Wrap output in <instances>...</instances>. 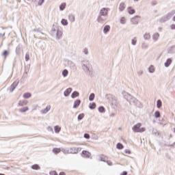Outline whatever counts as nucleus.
I'll return each instance as SVG.
<instances>
[{
    "instance_id": "1",
    "label": "nucleus",
    "mask_w": 175,
    "mask_h": 175,
    "mask_svg": "<svg viewBox=\"0 0 175 175\" xmlns=\"http://www.w3.org/2000/svg\"><path fill=\"white\" fill-rule=\"evenodd\" d=\"M81 66H82L83 70H84V72H86L87 75H90L91 72L90 70V68H91V64L90 63V61L85 60L82 62Z\"/></svg>"
},
{
    "instance_id": "2",
    "label": "nucleus",
    "mask_w": 175,
    "mask_h": 175,
    "mask_svg": "<svg viewBox=\"0 0 175 175\" xmlns=\"http://www.w3.org/2000/svg\"><path fill=\"white\" fill-rule=\"evenodd\" d=\"M140 126H142L141 123H137V124L134 125L133 127L132 128L133 132H135V133H142V132H145L146 128H140Z\"/></svg>"
},
{
    "instance_id": "3",
    "label": "nucleus",
    "mask_w": 175,
    "mask_h": 175,
    "mask_svg": "<svg viewBox=\"0 0 175 175\" xmlns=\"http://www.w3.org/2000/svg\"><path fill=\"white\" fill-rule=\"evenodd\" d=\"M127 100L130 103H133V105H135V106H139V105H142L141 103H139L137 99H136L135 97L132 96L131 94L127 95Z\"/></svg>"
},
{
    "instance_id": "4",
    "label": "nucleus",
    "mask_w": 175,
    "mask_h": 175,
    "mask_svg": "<svg viewBox=\"0 0 175 175\" xmlns=\"http://www.w3.org/2000/svg\"><path fill=\"white\" fill-rule=\"evenodd\" d=\"M172 14H174V12L173 13L170 12L167 14H166L165 16L161 17L159 19V21L161 23H166V21H168V20H170V18H172Z\"/></svg>"
},
{
    "instance_id": "5",
    "label": "nucleus",
    "mask_w": 175,
    "mask_h": 175,
    "mask_svg": "<svg viewBox=\"0 0 175 175\" xmlns=\"http://www.w3.org/2000/svg\"><path fill=\"white\" fill-rule=\"evenodd\" d=\"M109 10L110 8H103L100 10V16H103V17H106L107 14H109Z\"/></svg>"
},
{
    "instance_id": "6",
    "label": "nucleus",
    "mask_w": 175,
    "mask_h": 175,
    "mask_svg": "<svg viewBox=\"0 0 175 175\" xmlns=\"http://www.w3.org/2000/svg\"><path fill=\"white\" fill-rule=\"evenodd\" d=\"M66 62H67L68 66L72 69V70H76L77 68H76V64H75L73 63V62L70 61V60H66Z\"/></svg>"
},
{
    "instance_id": "7",
    "label": "nucleus",
    "mask_w": 175,
    "mask_h": 175,
    "mask_svg": "<svg viewBox=\"0 0 175 175\" xmlns=\"http://www.w3.org/2000/svg\"><path fill=\"white\" fill-rule=\"evenodd\" d=\"M139 18H140V16H135V17L132 18V24H133L134 25H137V24H139Z\"/></svg>"
},
{
    "instance_id": "8",
    "label": "nucleus",
    "mask_w": 175,
    "mask_h": 175,
    "mask_svg": "<svg viewBox=\"0 0 175 175\" xmlns=\"http://www.w3.org/2000/svg\"><path fill=\"white\" fill-rule=\"evenodd\" d=\"M98 23H100V24H103L105 21H106V16H103L102 15H99L97 18Z\"/></svg>"
},
{
    "instance_id": "9",
    "label": "nucleus",
    "mask_w": 175,
    "mask_h": 175,
    "mask_svg": "<svg viewBox=\"0 0 175 175\" xmlns=\"http://www.w3.org/2000/svg\"><path fill=\"white\" fill-rule=\"evenodd\" d=\"M81 157H83V158H90V157H91V153L87 150H83Z\"/></svg>"
},
{
    "instance_id": "10",
    "label": "nucleus",
    "mask_w": 175,
    "mask_h": 175,
    "mask_svg": "<svg viewBox=\"0 0 175 175\" xmlns=\"http://www.w3.org/2000/svg\"><path fill=\"white\" fill-rule=\"evenodd\" d=\"M17 85H18V81H14L10 86V92H13V91L16 90V87H17Z\"/></svg>"
},
{
    "instance_id": "11",
    "label": "nucleus",
    "mask_w": 175,
    "mask_h": 175,
    "mask_svg": "<svg viewBox=\"0 0 175 175\" xmlns=\"http://www.w3.org/2000/svg\"><path fill=\"white\" fill-rule=\"evenodd\" d=\"M81 103V100L80 99H77L74 102L73 109H77L80 104Z\"/></svg>"
},
{
    "instance_id": "12",
    "label": "nucleus",
    "mask_w": 175,
    "mask_h": 175,
    "mask_svg": "<svg viewBox=\"0 0 175 175\" xmlns=\"http://www.w3.org/2000/svg\"><path fill=\"white\" fill-rule=\"evenodd\" d=\"M72 88H68V89H66L64 92V96H68L69 95H70V92H72Z\"/></svg>"
},
{
    "instance_id": "13",
    "label": "nucleus",
    "mask_w": 175,
    "mask_h": 175,
    "mask_svg": "<svg viewBox=\"0 0 175 175\" xmlns=\"http://www.w3.org/2000/svg\"><path fill=\"white\" fill-rule=\"evenodd\" d=\"M62 36V31H61V29H58L56 32V38H57V39L59 40V39H61Z\"/></svg>"
},
{
    "instance_id": "14",
    "label": "nucleus",
    "mask_w": 175,
    "mask_h": 175,
    "mask_svg": "<svg viewBox=\"0 0 175 175\" xmlns=\"http://www.w3.org/2000/svg\"><path fill=\"white\" fill-rule=\"evenodd\" d=\"M51 109V105L46 106V107L44 109L41 110V113L42 114H46L48 111H50V109Z\"/></svg>"
},
{
    "instance_id": "15",
    "label": "nucleus",
    "mask_w": 175,
    "mask_h": 175,
    "mask_svg": "<svg viewBox=\"0 0 175 175\" xmlns=\"http://www.w3.org/2000/svg\"><path fill=\"white\" fill-rule=\"evenodd\" d=\"M80 93H79V92L77 91H74L72 94H71V98L72 99H75V98H77L78 96H79Z\"/></svg>"
},
{
    "instance_id": "16",
    "label": "nucleus",
    "mask_w": 175,
    "mask_h": 175,
    "mask_svg": "<svg viewBox=\"0 0 175 175\" xmlns=\"http://www.w3.org/2000/svg\"><path fill=\"white\" fill-rule=\"evenodd\" d=\"M109 31H110V25H105L103 29L104 33L106 35V33H107Z\"/></svg>"
},
{
    "instance_id": "17",
    "label": "nucleus",
    "mask_w": 175,
    "mask_h": 175,
    "mask_svg": "<svg viewBox=\"0 0 175 175\" xmlns=\"http://www.w3.org/2000/svg\"><path fill=\"white\" fill-rule=\"evenodd\" d=\"M28 104V101L24 100H20L18 102V106H27V105Z\"/></svg>"
},
{
    "instance_id": "18",
    "label": "nucleus",
    "mask_w": 175,
    "mask_h": 175,
    "mask_svg": "<svg viewBox=\"0 0 175 175\" xmlns=\"http://www.w3.org/2000/svg\"><path fill=\"white\" fill-rule=\"evenodd\" d=\"M168 53L169 54H174L175 53V45L170 47L168 49Z\"/></svg>"
},
{
    "instance_id": "19",
    "label": "nucleus",
    "mask_w": 175,
    "mask_h": 175,
    "mask_svg": "<svg viewBox=\"0 0 175 175\" xmlns=\"http://www.w3.org/2000/svg\"><path fill=\"white\" fill-rule=\"evenodd\" d=\"M152 39L154 42H157L158 39H159V34L158 33H155L152 35Z\"/></svg>"
},
{
    "instance_id": "20",
    "label": "nucleus",
    "mask_w": 175,
    "mask_h": 175,
    "mask_svg": "<svg viewBox=\"0 0 175 175\" xmlns=\"http://www.w3.org/2000/svg\"><path fill=\"white\" fill-rule=\"evenodd\" d=\"M172 64V59L169 58L167 59L166 62L164 64L165 68H169Z\"/></svg>"
},
{
    "instance_id": "21",
    "label": "nucleus",
    "mask_w": 175,
    "mask_h": 175,
    "mask_svg": "<svg viewBox=\"0 0 175 175\" xmlns=\"http://www.w3.org/2000/svg\"><path fill=\"white\" fill-rule=\"evenodd\" d=\"M76 148L72 147V148H68V152H70V154H76Z\"/></svg>"
},
{
    "instance_id": "22",
    "label": "nucleus",
    "mask_w": 175,
    "mask_h": 175,
    "mask_svg": "<svg viewBox=\"0 0 175 175\" xmlns=\"http://www.w3.org/2000/svg\"><path fill=\"white\" fill-rule=\"evenodd\" d=\"M31 96H32V94H31L29 92H27L23 94L24 99H29Z\"/></svg>"
},
{
    "instance_id": "23",
    "label": "nucleus",
    "mask_w": 175,
    "mask_h": 175,
    "mask_svg": "<svg viewBox=\"0 0 175 175\" xmlns=\"http://www.w3.org/2000/svg\"><path fill=\"white\" fill-rule=\"evenodd\" d=\"M144 39L145 40H150L151 39V36L150 35V33H146L144 35Z\"/></svg>"
},
{
    "instance_id": "24",
    "label": "nucleus",
    "mask_w": 175,
    "mask_h": 175,
    "mask_svg": "<svg viewBox=\"0 0 175 175\" xmlns=\"http://www.w3.org/2000/svg\"><path fill=\"white\" fill-rule=\"evenodd\" d=\"M148 70L149 73H154L155 72V68L152 65L148 68Z\"/></svg>"
},
{
    "instance_id": "25",
    "label": "nucleus",
    "mask_w": 175,
    "mask_h": 175,
    "mask_svg": "<svg viewBox=\"0 0 175 175\" xmlns=\"http://www.w3.org/2000/svg\"><path fill=\"white\" fill-rule=\"evenodd\" d=\"M157 109H161V107H162V100L160 99L157 100Z\"/></svg>"
},
{
    "instance_id": "26",
    "label": "nucleus",
    "mask_w": 175,
    "mask_h": 175,
    "mask_svg": "<svg viewBox=\"0 0 175 175\" xmlns=\"http://www.w3.org/2000/svg\"><path fill=\"white\" fill-rule=\"evenodd\" d=\"M28 110H29L28 107H25L19 109L20 113H25L26 111H28Z\"/></svg>"
},
{
    "instance_id": "27",
    "label": "nucleus",
    "mask_w": 175,
    "mask_h": 175,
    "mask_svg": "<svg viewBox=\"0 0 175 175\" xmlns=\"http://www.w3.org/2000/svg\"><path fill=\"white\" fill-rule=\"evenodd\" d=\"M65 8H66V3H62L60 5H59V10H61V12H62V10H65Z\"/></svg>"
},
{
    "instance_id": "28",
    "label": "nucleus",
    "mask_w": 175,
    "mask_h": 175,
    "mask_svg": "<svg viewBox=\"0 0 175 175\" xmlns=\"http://www.w3.org/2000/svg\"><path fill=\"white\" fill-rule=\"evenodd\" d=\"M142 49L143 50H147V49H148V44H147L146 42H143L142 44Z\"/></svg>"
},
{
    "instance_id": "29",
    "label": "nucleus",
    "mask_w": 175,
    "mask_h": 175,
    "mask_svg": "<svg viewBox=\"0 0 175 175\" xmlns=\"http://www.w3.org/2000/svg\"><path fill=\"white\" fill-rule=\"evenodd\" d=\"M128 13L129 14H135V9H132L131 7L128 8Z\"/></svg>"
},
{
    "instance_id": "30",
    "label": "nucleus",
    "mask_w": 175,
    "mask_h": 175,
    "mask_svg": "<svg viewBox=\"0 0 175 175\" xmlns=\"http://www.w3.org/2000/svg\"><path fill=\"white\" fill-rule=\"evenodd\" d=\"M89 107L91 110H94L95 107H96V103H92L90 104Z\"/></svg>"
},
{
    "instance_id": "31",
    "label": "nucleus",
    "mask_w": 175,
    "mask_h": 175,
    "mask_svg": "<svg viewBox=\"0 0 175 175\" xmlns=\"http://www.w3.org/2000/svg\"><path fill=\"white\" fill-rule=\"evenodd\" d=\"M124 9H125V3H121L120 4L119 10H120V12H122Z\"/></svg>"
},
{
    "instance_id": "32",
    "label": "nucleus",
    "mask_w": 175,
    "mask_h": 175,
    "mask_svg": "<svg viewBox=\"0 0 175 175\" xmlns=\"http://www.w3.org/2000/svg\"><path fill=\"white\" fill-rule=\"evenodd\" d=\"M31 169H33V170H39V169H40V167L39 166V165L35 164L31 166Z\"/></svg>"
},
{
    "instance_id": "33",
    "label": "nucleus",
    "mask_w": 175,
    "mask_h": 175,
    "mask_svg": "<svg viewBox=\"0 0 175 175\" xmlns=\"http://www.w3.org/2000/svg\"><path fill=\"white\" fill-rule=\"evenodd\" d=\"M109 98H111V99H113L112 101L109 100V103H111V105H116V103H117V101L116 100L114 96H110Z\"/></svg>"
},
{
    "instance_id": "34",
    "label": "nucleus",
    "mask_w": 175,
    "mask_h": 175,
    "mask_svg": "<svg viewBox=\"0 0 175 175\" xmlns=\"http://www.w3.org/2000/svg\"><path fill=\"white\" fill-rule=\"evenodd\" d=\"M61 151L64 153V154H70L69 152V148H62Z\"/></svg>"
},
{
    "instance_id": "35",
    "label": "nucleus",
    "mask_w": 175,
    "mask_h": 175,
    "mask_svg": "<svg viewBox=\"0 0 175 175\" xmlns=\"http://www.w3.org/2000/svg\"><path fill=\"white\" fill-rule=\"evenodd\" d=\"M95 99V94L92 93L90 94V96H89V100L90 102H92V100H94Z\"/></svg>"
},
{
    "instance_id": "36",
    "label": "nucleus",
    "mask_w": 175,
    "mask_h": 175,
    "mask_svg": "<svg viewBox=\"0 0 175 175\" xmlns=\"http://www.w3.org/2000/svg\"><path fill=\"white\" fill-rule=\"evenodd\" d=\"M8 55H9V51H8V50H5L2 54L1 56L6 58V57H8Z\"/></svg>"
},
{
    "instance_id": "37",
    "label": "nucleus",
    "mask_w": 175,
    "mask_h": 175,
    "mask_svg": "<svg viewBox=\"0 0 175 175\" xmlns=\"http://www.w3.org/2000/svg\"><path fill=\"white\" fill-rule=\"evenodd\" d=\"M68 18H69V20H70V21L71 22V23H75V15H73V14H70L69 16H68Z\"/></svg>"
},
{
    "instance_id": "38",
    "label": "nucleus",
    "mask_w": 175,
    "mask_h": 175,
    "mask_svg": "<svg viewBox=\"0 0 175 175\" xmlns=\"http://www.w3.org/2000/svg\"><path fill=\"white\" fill-rule=\"evenodd\" d=\"M53 152H54V154H59V152H61V148H53Z\"/></svg>"
},
{
    "instance_id": "39",
    "label": "nucleus",
    "mask_w": 175,
    "mask_h": 175,
    "mask_svg": "<svg viewBox=\"0 0 175 175\" xmlns=\"http://www.w3.org/2000/svg\"><path fill=\"white\" fill-rule=\"evenodd\" d=\"M116 148H118V150H122V148H124V145L121 143H118L116 144Z\"/></svg>"
},
{
    "instance_id": "40",
    "label": "nucleus",
    "mask_w": 175,
    "mask_h": 175,
    "mask_svg": "<svg viewBox=\"0 0 175 175\" xmlns=\"http://www.w3.org/2000/svg\"><path fill=\"white\" fill-rule=\"evenodd\" d=\"M137 43V38L135 37L133 39L131 40V44L133 46H136Z\"/></svg>"
},
{
    "instance_id": "41",
    "label": "nucleus",
    "mask_w": 175,
    "mask_h": 175,
    "mask_svg": "<svg viewBox=\"0 0 175 175\" xmlns=\"http://www.w3.org/2000/svg\"><path fill=\"white\" fill-rule=\"evenodd\" d=\"M154 117L155 118H159V117H161V112L159 111H156L154 112Z\"/></svg>"
},
{
    "instance_id": "42",
    "label": "nucleus",
    "mask_w": 175,
    "mask_h": 175,
    "mask_svg": "<svg viewBox=\"0 0 175 175\" xmlns=\"http://www.w3.org/2000/svg\"><path fill=\"white\" fill-rule=\"evenodd\" d=\"M68 73H69V72L68 71V70L65 69L62 72V76L64 77H66V76H68Z\"/></svg>"
},
{
    "instance_id": "43",
    "label": "nucleus",
    "mask_w": 175,
    "mask_h": 175,
    "mask_svg": "<svg viewBox=\"0 0 175 175\" xmlns=\"http://www.w3.org/2000/svg\"><path fill=\"white\" fill-rule=\"evenodd\" d=\"M60 131H61V127H59V126H55V133H59Z\"/></svg>"
},
{
    "instance_id": "44",
    "label": "nucleus",
    "mask_w": 175,
    "mask_h": 175,
    "mask_svg": "<svg viewBox=\"0 0 175 175\" xmlns=\"http://www.w3.org/2000/svg\"><path fill=\"white\" fill-rule=\"evenodd\" d=\"M62 25H64V26H66L68 25V20L66 19H62V21H61Z\"/></svg>"
},
{
    "instance_id": "45",
    "label": "nucleus",
    "mask_w": 175,
    "mask_h": 175,
    "mask_svg": "<svg viewBox=\"0 0 175 175\" xmlns=\"http://www.w3.org/2000/svg\"><path fill=\"white\" fill-rule=\"evenodd\" d=\"M21 50V46L18 45L16 49V54H20V51Z\"/></svg>"
},
{
    "instance_id": "46",
    "label": "nucleus",
    "mask_w": 175,
    "mask_h": 175,
    "mask_svg": "<svg viewBox=\"0 0 175 175\" xmlns=\"http://www.w3.org/2000/svg\"><path fill=\"white\" fill-rule=\"evenodd\" d=\"M99 113H105V107L100 106L98 107Z\"/></svg>"
},
{
    "instance_id": "47",
    "label": "nucleus",
    "mask_w": 175,
    "mask_h": 175,
    "mask_svg": "<svg viewBox=\"0 0 175 175\" xmlns=\"http://www.w3.org/2000/svg\"><path fill=\"white\" fill-rule=\"evenodd\" d=\"M51 35H55V33H57V30L55 29V27H54V26L51 29Z\"/></svg>"
},
{
    "instance_id": "48",
    "label": "nucleus",
    "mask_w": 175,
    "mask_h": 175,
    "mask_svg": "<svg viewBox=\"0 0 175 175\" xmlns=\"http://www.w3.org/2000/svg\"><path fill=\"white\" fill-rule=\"evenodd\" d=\"M84 118V113H81L78 116V121H81Z\"/></svg>"
},
{
    "instance_id": "49",
    "label": "nucleus",
    "mask_w": 175,
    "mask_h": 175,
    "mask_svg": "<svg viewBox=\"0 0 175 175\" xmlns=\"http://www.w3.org/2000/svg\"><path fill=\"white\" fill-rule=\"evenodd\" d=\"M126 23V19L125 17L120 18V23L121 24H125Z\"/></svg>"
},
{
    "instance_id": "50",
    "label": "nucleus",
    "mask_w": 175,
    "mask_h": 175,
    "mask_svg": "<svg viewBox=\"0 0 175 175\" xmlns=\"http://www.w3.org/2000/svg\"><path fill=\"white\" fill-rule=\"evenodd\" d=\"M33 32H36V33H42V31L40 29L36 28L33 30Z\"/></svg>"
},
{
    "instance_id": "51",
    "label": "nucleus",
    "mask_w": 175,
    "mask_h": 175,
    "mask_svg": "<svg viewBox=\"0 0 175 175\" xmlns=\"http://www.w3.org/2000/svg\"><path fill=\"white\" fill-rule=\"evenodd\" d=\"M25 61L27 62V61H29V53H27L25 55Z\"/></svg>"
},
{
    "instance_id": "52",
    "label": "nucleus",
    "mask_w": 175,
    "mask_h": 175,
    "mask_svg": "<svg viewBox=\"0 0 175 175\" xmlns=\"http://www.w3.org/2000/svg\"><path fill=\"white\" fill-rule=\"evenodd\" d=\"M83 137H85V139H90V134L88 133H85L84 135H83Z\"/></svg>"
},
{
    "instance_id": "53",
    "label": "nucleus",
    "mask_w": 175,
    "mask_h": 175,
    "mask_svg": "<svg viewBox=\"0 0 175 175\" xmlns=\"http://www.w3.org/2000/svg\"><path fill=\"white\" fill-rule=\"evenodd\" d=\"M83 53H84V54H85L86 55H88V49L85 48V49H83Z\"/></svg>"
},
{
    "instance_id": "54",
    "label": "nucleus",
    "mask_w": 175,
    "mask_h": 175,
    "mask_svg": "<svg viewBox=\"0 0 175 175\" xmlns=\"http://www.w3.org/2000/svg\"><path fill=\"white\" fill-rule=\"evenodd\" d=\"M50 175H58V174H57V172L55 171H52L49 173Z\"/></svg>"
},
{
    "instance_id": "55",
    "label": "nucleus",
    "mask_w": 175,
    "mask_h": 175,
    "mask_svg": "<svg viewBox=\"0 0 175 175\" xmlns=\"http://www.w3.org/2000/svg\"><path fill=\"white\" fill-rule=\"evenodd\" d=\"M151 3L152 6H155V5H157L158 3L157 2V1L154 0L151 1Z\"/></svg>"
},
{
    "instance_id": "56",
    "label": "nucleus",
    "mask_w": 175,
    "mask_h": 175,
    "mask_svg": "<svg viewBox=\"0 0 175 175\" xmlns=\"http://www.w3.org/2000/svg\"><path fill=\"white\" fill-rule=\"evenodd\" d=\"M44 2V0H40V1L38 2V5L42 6Z\"/></svg>"
},
{
    "instance_id": "57",
    "label": "nucleus",
    "mask_w": 175,
    "mask_h": 175,
    "mask_svg": "<svg viewBox=\"0 0 175 175\" xmlns=\"http://www.w3.org/2000/svg\"><path fill=\"white\" fill-rule=\"evenodd\" d=\"M170 29H175V25L174 24L170 25Z\"/></svg>"
},
{
    "instance_id": "58",
    "label": "nucleus",
    "mask_w": 175,
    "mask_h": 175,
    "mask_svg": "<svg viewBox=\"0 0 175 175\" xmlns=\"http://www.w3.org/2000/svg\"><path fill=\"white\" fill-rule=\"evenodd\" d=\"M77 151L75 152L77 154L79 152L81 151V148H76Z\"/></svg>"
},
{
    "instance_id": "59",
    "label": "nucleus",
    "mask_w": 175,
    "mask_h": 175,
    "mask_svg": "<svg viewBox=\"0 0 175 175\" xmlns=\"http://www.w3.org/2000/svg\"><path fill=\"white\" fill-rule=\"evenodd\" d=\"M107 163L109 165V166H113V163L110 161H107Z\"/></svg>"
},
{
    "instance_id": "60",
    "label": "nucleus",
    "mask_w": 175,
    "mask_h": 175,
    "mask_svg": "<svg viewBox=\"0 0 175 175\" xmlns=\"http://www.w3.org/2000/svg\"><path fill=\"white\" fill-rule=\"evenodd\" d=\"M138 75H139V76H142V75H143V70H139Z\"/></svg>"
},
{
    "instance_id": "61",
    "label": "nucleus",
    "mask_w": 175,
    "mask_h": 175,
    "mask_svg": "<svg viewBox=\"0 0 175 175\" xmlns=\"http://www.w3.org/2000/svg\"><path fill=\"white\" fill-rule=\"evenodd\" d=\"M124 152H125V154H131V150H126L125 151H124Z\"/></svg>"
},
{
    "instance_id": "62",
    "label": "nucleus",
    "mask_w": 175,
    "mask_h": 175,
    "mask_svg": "<svg viewBox=\"0 0 175 175\" xmlns=\"http://www.w3.org/2000/svg\"><path fill=\"white\" fill-rule=\"evenodd\" d=\"M128 172L126 171L123 172L120 175H127Z\"/></svg>"
},
{
    "instance_id": "63",
    "label": "nucleus",
    "mask_w": 175,
    "mask_h": 175,
    "mask_svg": "<svg viewBox=\"0 0 175 175\" xmlns=\"http://www.w3.org/2000/svg\"><path fill=\"white\" fill-rule=\"evenodd\" d=\"M152 133H153V135H157V133H158V135H159V133L157 131H153Z\"/></svg>"
},
{
    "instance_id": "64",
    "label": "nucleus",
    "mask_w": 175,
    "mask_h": 175,
    "mask_svg": "<svg viewBox=\"0 0 175 175\" xmlns=\"http://www.w3.org/2000/svg\"><path fill=\"white\" fill-rule=\"evenodd\" d=\"M59 175H65V172H60Z\"/></svg>"
}]
</instances>
